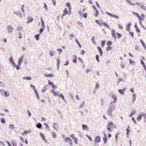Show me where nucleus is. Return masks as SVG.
<instances>
[{"mask_svg": "<svg viewBox=\"0 0 146 146\" xmlns=\"http://www.w3.org/2000/svg\"><path fill=\"white\" fill-rule=\"evenodd\" d=\"M132 13L134 15L137 17L139 19L141 20L142 19H143L144 18V15L143 14H142L141 15V17L140 16H139L138 14L135 12H133Z\"/></svg>", "mask_w": 146, "mask_h": 146, "instance_id": "obj_1", "label": "nucleus"}, {"mask_svg": "<svg viewBox=\"0 0 146 146\" xmlns=\"http://www.w3.org/2000/svg\"><path fill=\"white\" fill-rule=\"evenodd\" d=\"M113 123L110 122L108 123L107 126V130L110 132H111V129L113 125Z\"/></svg>", "mask_w": 146, "mask_h": 146, "instance_id": "obj_2", "label": "nucleus"}, {"mask_svg": "<svg viewBox=\"0 0 146 146\" xmlns=\"http://www.w3.org/2000/svg\"><path fill=\"white\" fill-rule=\"evenodd\" d=\"M106 13L111 17H113L116 19H118L119 18V16L113 14H112L109 13Z\"/></svg>", "mask_w": 146, "mask_h": 146, "instance_id": "obj_3", "label": "nucleus"}, {"mask_svg": "<svg viewBox=\"0 0 146 146\" xmlns=\"http://www.w3.org/2000/svg\"><path fill=\"white\" fill-rule=\"evenodd\" d=\"M68 11L67 10L66 8L64 9L63 11V13L62 15V18L63 19V17L65 16L66 15L68 14Z\"/></svg>", "mask_w": 146, "mask_h": 146, "instance_id": "obj_4", "label": "nucleus"}, {"mask_svg": "<svg viewBox=\"0 0 146 146\" xmlns=\"http://www.w3.org/2000/svg\"><path fill=\"white\" fill-rule=\"evenodd\" d=\"M114 108L113 107H110L109 109L108 110V114L110 115L111 114V113L112 112V111L113 110Z\"/></svg>", "mask_w": 146, "mask_h": 146, "instance_id": "obj_5", "label": "nucleus"}, {"mask_svg": "<svg viewBox=\"0 0 146 146\" xmlns=\"http://www.w3.org/2000/svg\"><path fill=\"white\" fill-rule=\"evenodd\" d=\"M111 35L113 38L115 40L117 38V36L115 33V31L114 30L111 31Z\"/></svg>", "mask_w": 146, "mask_h": 146, "instance_id": "obj_6", "label": "nucleus"}, {"mask_svg": "<svg viewBox=\"0 0 146 146\" xmlns=\"http://www.w3.org/2000/svg\"><path fill=\"white\" fill-rule=\"evenodd\" d=\"M48 84L49 85H51L52 87L53 88H56L57 87L56 86L53 84V82H51L50 80L48 81Z\"/></svg>", "mask_w": 146, "mask_h": 146, "instance_id": "obj_7", "label": "nucleus"}, {"mask_svg": "<svg viewBox=\"0 0 146 146\" xmlns=\"http://www.w3.org/2000/svg\"><path fill=\"white\" fill-rule=\"evenodd\" d=\"M131 25V23H129L127 25L126 27V30L128 31H129L130 30V27Z\"/></svg>", "mask_w": 146, "mask_h": 146, "instance_id": "obj_8", "label": "nucleus"}, {"mask_svg": "<svg viewBox=\"0 0 146 146\" xmlns=\"http://www.w3.org/2000/svg\"><path fill=\"white\" fill-rule=\"evenodd\" d=\"M101 138L99 136H96L95 140V143H96L97 142H100V141Z\"/></svg>", "mask_w": 146, "mask_h": 146, "instance_id": "obj_9", "label": "nucleus"}, {"mask_svg": "<svg viewBox=\"0 0 146 146\" xmlns=\"http://www.w3.org/2000/svg\"><path fill=\"white\" fill-rule=\"evenodd\" d=\"M7 30L9 32L11 33L13 30V28L11 26H9L7 27Z\"/></svg>", "mask_w": 146, "mask_h": 146, "instance_id": "obj_10", "label": "nucleus"}, {"mask_svg": "<svg viewBox=\"0 0 146 146\" xmlns=\"http://www.w3.org/2000/svg\"><path fill=\"white\" fill-rule=\"evenodd\" d=\"M23 60V56H21L19 59L18 61L19 65H20L21 64V63L22 62Z\"/></svg>", "mask_w": 146, "mask_h": 146, "instance_id": "obj_11", "label": "nucleus"}, {"mask_svg": "<svg viewBox=\"0 0 146 146\" xmlns=\"http://www.w3.org/2000/svg\"><path fill=\"white\" fill-rule=\"evenodd\" d=\"M97 48H98V50L99 51V52H100V56H102V55L103 53V52L101 48L99 46Z\"/></svg>", "mask_w": 146, "mask_h": 146, "instance_id": "obj_12", "label": "nucleus"}, {"mask_svg": "<svg viewBox=\"0 0 146 146\" xmlns=\"http://www.w3.org/2000/svg\"><path fill=\"white\" fill-rule=\"evenodd\" d=\"M101 25H102H102H103L104 26L107 27V28H108V29L110 28V27L109 26L108 24L105 22H104L103 23H102Z\"/></svg>", "mask_w": 146, "mask_h": 146, "instance_id": "obj_13", "label": "nucleus"}, {"mask_svg": "<svg viewBox=\"0 0 146 146\" xmlns=\"http://www.w3.org/2000/svg\"><path fill=\"white\" fill-rule=\"evenodd\" d=\"M118 91L120 94L123 95L124 94L123 92L125 91V89H124L123 90L122 89H119V90Z\"/></svg>", "mask_w": 146, "mask_h": 146, "instance_id": "obj_14", "label": "nucleus"}, {"mask_svg": "<svg viewBox=\"0 0 146 146\" xmlns=\"http://www.w3.org/2000/svg\"><path fill=\"white\" fill-rule=\"evenodd\" d=\"M103 140L104 141V143L105 144H106L107 141V137L106 136V135H105V137L103 138Z\"/></svg>", "mask_w": 146, "mask_h": 146, "instance_id": "obj_15", "label": "nucleus"}, {"mask_svg": "<svg viewBox=\"0 0 146 146\" xmlns=\"http://www.w3.org/2000/svg\"><path fill=\"white\" fill-rule=\"evenodd\" d=\"M45 76L46 77H53L54 76L53 74L52 73L48 74H45Z\"/></svg>", "mask_w": 146, "mask_h": 146, "instance_id": "obj_16", "label": "nucleus"}, {"mask_svg": "<svg viewBox=\"0 0 146 146\" xmlns=\"http://www.w3.org/2000/svg\"><path fill=\"white\" fill-rule=\"evenodd\" d=\"M40 134L42 139L45 142H47L46 140L45 139L44 134L42 133H40Z\"/></svg>", "mask_w": 146, "mask_h": 146, "instance_id": "obj_17", "label": "nucleus"}, {"mask_svg": "<svg viewBox=\"0 0 146 146\" xmlns=\"http://www.w3.org/2000/svg\"><path fill=\"white\" fill-rule=\"evenodd\" d=\"M136 95L134 94L132 96V100L133 101V103L134 102L135 100Z\"/></svg>", "mask_w": 146, "mask_h": 146, "instance_id": "obj_18", "label": "nucleus"}, {"mask_svg": "<svg viewBox=\"0 0 146 146\" xmlns=\"http://www.w3.org/2000/svg\"><path fill=\"white\" fill-rule=\"evenodd\" d=\"M111 98L114 100V102H115L117 101L116 96L115 95H112Z\"/></svg>", "mask_w": 146, "mask_h": 146, "instance_id": "obj_19", "label": "nucleus"}, {"mask_svg": "<svg viewBox=\"0 0 146 146\" xmlns=\"http://www.w3.org/2000/svg\"><path fill=\"white\" fill-rule=\"evenodd\" d=\"M141 63L143 65L144 67V69L145 70H146V67L145 66V64H144V62L142 60H141Z\"/></svg>", "mask_w": 146, "mask_h": 146, "instance_id": "obj_20", "label": "nucleus"}, {"mask_svg": "<svg viewBox=\"0 0 146 146\" xmlns=\"http://www.w3.org/2000/svg\"><path fill=\"white\" fill-rule=\"evenodd\" d=\"M5 93L4 94V96L6 97H8L9 96V94L8 92L5 91Z\"/></svg>", "mask_w": 146, "mask_h": 146, "instance_id": "obj_21", "label": "nucleus"}, {"mask_svg": "<svg viewBox=\"0 0 146 146\" xmlns=\"http://www.w3.org/2000/svg\"><path fill=\"white\" fill-rule=\"evenodd\" d=\"M82 126L83 130H84L88 128V126L85 125H82Z\"/></svg>", "mask_w": 146, "mask_h": 146, "instance_id": "obj_22", "label": "nucleus"}, {"mask_svg": "<svg viewBox=\"0 0 146 146\" xmlns=\"http://www.w3.org/2000/svg\"><path fill=\"white\" fill-rule=\"evenodd\" d=\"M143 116V115H139L137 117V120H138V121H139V120H140L141 119V117Z\"/></svg>", "mask_w": 146, "mask_h": 146, "instance_id": "obj_23", "label": "nucleus"}, {"mask_svg": "<svg viewBox=\"0 0 146 146\" xmlns=\"http://www.w3.org/2000/svg\"><path fill=\"white\" fill-rule=\"evenodd\" d=\"M58 96L60 98H61L63 100H65L64 97L62 94H61L58 95Z\"/></svg>", "mask_w": 146, "mask_h": 146, "instance_id": "obj_24", "label": "nucleus"}, {"mask_svg": "<svg viewBox=\"0 0 146 146\" xmlns=\"http://www.w3.org/2000/svg\"><path fill=\"white\" fill-rule=\"evenodd\" d=\"M74 59L73 60V62L75 63H76V62H77V57H76V56H74Z\"/></svg>", "mask_w": 146, "mask_h": 146, "instance_id": "obj_25", "label": "nucleus"}, {"mask_svg": "<svg viewBox=\"0 0 146 146\" xmlns=\"http://www.w3.org/2000/svg\"><path fill=\"white\" fill-rule=\"evenodd\" d=\"M71 140V138L70 137H67L65 138V141L66 142H67L68 141H70Z\"/></svg>", "mask_w": 146, "mask_h": 146, "instance_id": "obj_26", "label": "nucleus"}, {"mask_svg": "<svg viewBox=\"0 0 146 146\" xmlns=\"http://www.w3.org/2000/svg\"><path fill=\"white\" fill-rule=\"evenodd\" d=\"M135 113V111H133L132 112L130 115H129V117H132L133 115H134Z\"/></svg>", "mask_w": 146, "mask_h": 146, "instance_id": "obj_27", "label": "nucleus"}, {"mask_svg": "<svg viewBox=\"0 0 146 146\" xmlns=\"http://www.w3.org/2000/svg\"><path fill=\"white\" fill-rule=\"evenodd\" d=\"M106 42V41L103 40L102 41V43L101 44L102 47L103 48L104 45L105 43Z\"/></svg>", "mask_w": 146, "mask_h": 146, "instance_id": "obj_28", "label": "nucleus"}, {"mask_svg": "<svg viewBox=\"0 0 146 146\" xmlns=\"http://www.w3.org/2000/svg\"><path fill=\"white\" fill-rule=\"evenodd\" d=\"M23 78L24 79H27L29 80L31 79V78L30 77H24Z\"/></svg>", "mask_w": 146, "mask_h": 146, "instance_id": "obj_29", "label": "nucleus"}, {"mask_svg": "<svg viewBox=\"0 0 146 146\" xmlns=\"http://www.w3.org/2000/svg\"><path fill=\"white\" fill-rule=\"evenodd\" d=\"M41 22L42 23V25L43 28L44 27V25L43 21L42 20V18L41 19Z\"/></svg>", "mask_w": 146, "mask_h": 146, "instance_id": "obj_30", "label": "nucleus"}, {"mask_svg": "<svg viewBox=\"0 0 146 146\" xmlns=\"http://www.w3.org/2000/svg\"><path fill=\"white\" fill-rule=\"evenodd\" d=\"M66 5L67 6L69 7V11H70V10L71 9L70 4L68 2L66 3Z\"/></svg>", "mask_w": 146, "mask_h": 146, "instance_id": "obj_31", "label": "nucleus"}, {"mask_svg": "<svg viewBox=\"0 0 146 146\" xmlns=\"http://www.w3.org/2000/svg\"><path fill=\"white\" fill-rule=\"evenodd\" d=\"M41 126H42V125L40 123H38L36 125L37 127L39 128H41Z\"/></svg>", "mask_w": 146, "mask_h": 146, "instance_id": "obj_32", "label": "nucleus"}, {"mask_svg": "<svg viewBox=\"0 0 146 146\" xmlns=\"http://www.w3.org/2000/svg\"><path fill=\"white\" fill-rule=\"evenodd\" d=\"M140 42H141V43L142 44V45H143V46L144 47V48H145V44H144V42L141 39L140 40Z\"/></svg>", "mask_w": 146, "mask_h": 146, "instance_id": "obj_33", "label": "nucleus"}, {"mask_svg": "<svg viewBox=\"0 0 146 146\" xmlns=\"http://www.w3.org/2000/svg\"><path fill=\"white\" fill-rule=\"evenodd\" d=\"M9 127V128L11 129H13L14 128V126L13 124L10 125Z\"/></svg>", "mask_w": 146, "mask_h": 146, "instance_id": "obj_34", "label": "nucleus"}, {"mask_svg": "<svg viewBox=\"0 0 146 146\" xmlns=\"http://www.w3.org/2000/svg\"><path fill=\"white\" fill-rule=\"evenodd\" d=\"M129 35H131V36L132 37V38H134V33L133 32H129Z\"/></svg>", "mask_w": 146, "mask_h": 146, "instance_id": "obj_35", "label": "nucleus"}, {"mask_svg": "<svg viewBox=\"0 0 146 146\" xmlns=\"http://www.w3.org/2000/svg\"><path fill=\"white\" fill-rule=\"evenodd\" d=\"M95 12H96V13L95 15V16L96 17H97L99 15V11H98V10H97V11H96Z\"/></svg>", "mask_w": 146, "mask_h": 146, "instance_id": "obj_36", "label": "nucleus"}, {"mask_svg": "<svg viewBox=\"0 0 146 146\" xmlns=\"http://www.w3.org/2000/svg\"><path fill=\"white\" fill-rule=\"evenodd\" d=\"M1 122L2 123L5 124V120L3 118H1Z\"/></svg>", "mask_w": 146, "mask_h": 146, "instance_id": "obj_37", "label": "nucleus"}, {"mask_svg": "<svg viewBox=\"0 0 146 146\" xmlns=\"http://www.w3.org/2000/svg\"><path fill=\"white\" fill-rule=\"evenodd\" d=\"M11 143L13 146H16L17 145V144L14 141H12L11 142Z\"/></svg>", "mask_w": 146, "mask_h": 146, "instance_id": "obj_38", "label": "nucleus"}, {"mask_svg": "<svg viewBox=\"0 0 146 146\" xmlns=\"http://www.w3.org/2000/svg\"><path fill=\"white\" fill-rule=\"evenodd\" d=\"M95 21H96V23H98L99 25H100L101 26H102L101 23H100L99 21L98 20H96Z\"/></svg>", "mask_w": 146, "mask_h": 146, "instance_id": "obj_39", "label": "nucleus"}, {"mask_svg": "<svg viewBox=\"0 0 146 146\" xmlns=\"http://www.w3.org/2000/svg\"><path fill=\"white\" fill-rule=\"evenodd\" d=\"M112 42L111 41H109L107 43V44L108 45H111Z\"/></svg>", "mask_w": 146, "mask_h": 146, "instance_id": "obj_40", "label": "nucleus"}, {"mask_svg": "<svg viewBox=\"0 0 146 146\" xmlns=\"http://www.w3.org/2000/svg\"><path fill=\"white\" fill-rule=\"evenodd\" d=\"M116 34L117 36V37H118V38H121V35L119 33H116Z\"/></svg>", "mask_w": 146, "mask_h": 146, "instance_id": "obj_41", "label": "nucleus"}, {"mask_svg": "<svg viewBox=\"0 0 146 146\" xmlns=\"http://www.w3.org/2000/svg\"><path fill=\"white\" fill-rule=\"evenodd\" d=\"M0 92L2 93V94L3 95L4 94V93H5V91L4 90H0Z\"/></svg>", "mask_w": 146, "mask_h": 146, "instance_id": "obj_42", "label": "nucleus"}, {"mask_svg": "<svg viewBox=\"0 0 146 146\" xmlns=\"http://www.w3.org/2000/svg\"><path fill=\"white\" fill-rule=\"evenodd\" d=\"M126 131H127V134H128L130 131L129 127H128L126 129Z\"/></svg>", "mask_w": 146, "mask_h": 146, "instance_id": "obj_43", "label": "nucleus"}, {"mask_svg": "<svg viewBox=\"0 0 146 146\" xmlns=\"http://www.w3.org/2000/svg\"><path fill=\"white\" fill-rule=\"evenodd\" d=\"M39 35H37L35 36L37 40H39Z\"/></svg>", "mask_w": 146, "mask_h": 146, "instance_id": "obj_44", "label": "nucleus"}, {"mask_svg": "<svg viewBox=\"0 0 146 146\" xmlns=\"http://www.w3.org/2000/svg\"><path fill=\"white\" fill-rule=\"evenodd\" d=\"M52 135H53V137L54 138H56V134L54 132H52Z\"/></svg>", "mask_w": 146, "mask_h": 146, "instance_id": "obj_45", "label": "nucleus"}, {"mask_svg": "<svg viewBox=\"0 0 146 146\" xmlns=\"http://www.w3.org/2000/svg\"><path fill=\"white\" fill-rule=\"evenodd\" d=\"M111 47L110 46H108L106 48L107 50L108 51L111 50Z\"/></svg>", "mask_w": 146, "mask_h": 146, "instance_id": "obj_46", "label": "nucleus"}, {"mask_svg": "<svg viewBox=\"0 0 146 146\" xmlns=\"http://www.w3.org/2000/svg\"><path fill=\"white\" fill-rule=\"evenodd\" d=\"M29 21L28 23L32 22L33 20V19L32 18H30L28 19Z\"/></svg>", "mask_w": 146, "mask_h": 146, "instance_id": "obj_47", "label": "nucleus"}, {"mask_svg": "<svg viewBox=\"0 0 146 146\" xmlns=\"http://www.w3.org/2000/svg\"><path fill=\"white\" fill-rule=\"evenodd\" d=\"M127 1V2L130 5H135V4H133L132 3H131L130 1V0H126Z\"/></svg>", "mask_w": 146, "mask_h": 146, "instance_id": "obj_48", "label": "nucleus"}, {"mask_svg": "<svg viewBox=\"0 0 146 146\" xmlns=\"http://www.w3.org/2000/svg\"><path fill=\"white\" fill-rule=\"evenodd\" d=\"M118 134H119L118 133H117L116 134V135H115V139L116 140H117V138H118Z\"/></svg>", "mask_w": 146, "mask_h": 146, "instance_id": "obj_49", "label": "nucleus"}, {"mask_svg": "<svg viewBox=\"0 0 146 146\" xmlns=\"http://www.w3.org/2000/svg\"><path fill=\"white\" fill-rule=\"evenodd\" d=\"M57 50L58 51H59L60 52H59V54H60L62 51V49H57Z\"/></svg>", "mask_w": 146, "mask_h": 146, "instance_id": "obj_50", "label": "nucleus"}, {"mask_svg": "<svg viewBox=\"0 0 146 146\" xmlns=\"http://www.w3.org/2000/svg\"><path fill=\"white\" fill-rule=\"evenodd\" d=\"M54 52H50L49 53L50 55L52 56H53L54 55Z\"/></svg>", "mask_w": 146, "mask_h": 146, "instance_id": "obj_51", "label": "nucleus"}, {"mask_svg": "<svg viewBox=\"0 0 146 146\" xmlns=\"http://www.w3.org/2000/svg\"><path fill=\"white\" fill-rule=\"evenodd\" d=\"M96 59L98 62H99V56L98 55H96Z\"/></svg>", "mask_w": 146, "mask_h": 146, "instance_id": "obj_52", "label": "nucleus"}, {"mask_svg": "<svg viewBox=\"0 0 146 146\" xmlns=\"http://www.w3.org/2000/svg\"><path fill=\"white\" fill-rule=\"evenodd\" d=\"M83 15H84V18L85 19H86L87 18V13H85Z\"/></svg>", "mask_w": 146, "mask_h": 146, "instance_id": "obj_53", "label": "nucleus"}, {"mask_svg": "<svg viewBox=\"0 0 146 146\" xmlns=\"http://www.w3.org/2000/svg\"><path fill=\"white\" fill-rule=\"evenodd\" d=\"M136 31L137 33H140V31L139 30V29L138 27H137V28L136 29Z\"/></svg>", "mask_w": 146, "mask_h": 146, "instance_id": "obj_54", "label": "nucleus"}, {"mask_svg": "<svg viewBox=\"0 0 146 146\" xmlns=\"http://www.w3.org/2000/svg\"><path fill=\"white\" fill-rule=\"evenodd\" d=\"M118 27H119V28L121 29H123V27L121 25H120V24H119L118 25Z\"/></svg>", "mask_w": 146, "mask_h": 146, "instance_id": "obj_55", "label": "nucleus"}, {"mask_svg": "<svg viewBox=\"0 0 146 146\" xmlns=\"http://www.w3.org/2000/svg\"><path fill=\"white\" fill-rule=\"evenodd\" d=\"M12 65H13V66L14 67H16V65L15 64V62H12L11 63Z\"/></svg>", "mask_w": 146, "mask_h": 146, "instance_id": "obj_56", "label": "nucleus"}, {"mask_svg": "<svg viewBox=\"0 0 146 146\" xmlns=\"http://www.w3.org/2000/svg\"><path fill=\"white\" fill-rule=\"evenodd\" d=\"M9 60L11 63L14 62V61L13 60V58H10Z\"/></svg>", "mask_w": 146, "mask_h": 146, "instance_id": "obj_57", "label": "nucleus"}, {"mask_svg": "<svg viewBox=\"0 0 146 146\" xmlns=\"http://www.w3.org/2000/svg\"><path fill=\"white\" fill-rule=\"evenodd\" d=\"M35 93L36 95H38V92L37 91V90L35 89L34 90Z\"/></svg>", "mask_w": 146, "mask_h": 146, "instance_id": "obj_58", "label": "nucleus"}, {"mask_svg": "<svg viewBox=\"0 0 146 146\" xmlns=\"http://www.w3.org/2000/svg\"><path fill=\"white\" fill-rule=\"evenodd\" d=\"M76 42L77 43L78 45H79V46L80 48H81V45L80 44L79 42L77 41V40H76Z\"/></svg>", "mask_w": 146, "mask_h": 146, "instance_id": "obj_59", "label": "nucleus"}, {"mask_svg": "<svg viewBox=\"0 0 146 146\" xmlns=\"http://www.w3.org/2000/svg\"><path fill=\"white\" fill-rule=\"evenodd\" d=\"M53 1V3L54 5H56V2L54 0H52Z\"/></svg>", "mask_w": 146, "mask_h": 146, "instance_id": "obj_60", "label": "nucleus"}, {"mask_svg": "<svg viewBox=\"0 0 146 146\" xmlns=\"http://www.w3.org/2000/svg\"><path fill=\"white\" fill-rule=\"evenodd\" d=\"M96 6L100 8V5H99V4L97 2H96Z\"/></svg>", "mask_w": 146, "mask_h": 146, "instance_id": "obj_61", "label": "nucleus"}, {"mask_svg": "<svg viewBox=\"0 0 146 146\" xmlns=\"http://www.w3.org/2000/svg\"><path fill=\"white\" fill-rule=\"evenodd\" d=\"M30 86H31V88H33L34 90L35 89V86H33V85L31 84L30 85Z\"/></svg>", "mask_w": 146, "mask_h": 146, "instance_id": "obj_62", "label": "nucleus"}, {"mask_svg": "<svg viewBox=\"0 0 146 146\" xmlns=\"http://www.w3.org/2000/svg\"><path fill=\"white\" fill-rule=\"evenodd\" d=\"M135 49L136 50H137L139 49V47L137 46H135Z\"/></svg>", "mask_w": 146, "mask_h": 146, "instance_id": "obj_63", "label": "nucleus"}, {"mask_svg": "<svg viewBox=\"0 0 146 146\" xmlns=\"http://www.w3.org/2000/svg\"><path fill=\"white\" fill-rule=\"evenodd\" d=\"M68 64V61H66L65 63L64 64V65L65 66L67 65Z\"/></svg>", "mask_w": 146, "mask_h": 146, "instance_id": "obj_64", "label": "nucleus"}]
</instances>
